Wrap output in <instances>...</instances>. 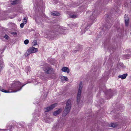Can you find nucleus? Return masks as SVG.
I'll return each instance as SVG.
<instances>
[{
  "label": "nucleus",
  "instance_id": "nucleus-19",
  "mask_svg": "<svg viewBox=\"0 0 131 131\" xmlns=\"http://www.w3.org/2000/svg\"><path fill=\"white\" fill-rule=\"evenodd\" d=\"M51 15L53 16H58L59 15V13L57 12H54L51 13Z\"/></svg>",
  "mask_w": 131,
  "mask_h": 131
},
{
  "label": "nucleus",
  "instance_id": "nucleus-6",
  "mask_svg": "<svg viewBox=\"0 0 131 131\" xmlns=\"http://www.w3.org/2000/svg\"><path fill=\"white\" fill-rule=\"evenodd\" d=\"M57 104H54L51 105L50 106L47 107L45 109V112H49L54 108L57 105Z\"/></svg>",
  "mask_w": 131,
  "mask_h": 131
},
{
  "label": "nucleus",
  "instance_id": "nucleus-29",
  "mask_svg": "<svg viewBox=\"0 0 131 131\" xmlns=\"http://www.w3.org/2000/svg\"><path fill=\"white\" fill-rule=\"evenodd\" d=\"M4 38L7 40H8L9 38L8 36V35H6L4 36Z\"/></svg>",
  "mask_w": 131,
  "mask_h": 131
},
{
  "label": "nucleus",
  "instance_id": "nucleus-24",
  "mask_svg": "<svg viewBox=\"0 0 131 131\" xmlns=\"http://www.w3.org/2000/svg\"><path fill=\"white\" fill-rule=\"evenodd\" d=\"M70 17L71 18H75L77 17V16L76 15H71L70 16Z\"/></svg>",
  "mask_w": 131,
  "mask_h": 131
},
{
  "label": "nucleus",
  "instance_id": "nucleus-17",
  "mask_svg": "<svg viewBox=\"0 0 131 131\" xmlns=\"http://www.w3.org/2000/svg\"><path fill=\"white\" fill-rule=\"evenodd\" d=\"M20 3V1L19 0H16L13 1L11 3L12 5H14L16 4H18Z\"/></svg>",
  "mask_w": 131,
  "mask_h": 131
},
{
  "label": "nucleus",
  "instance_id": "nucleus-37",
  "mask_svg": "<svg viewBox=\"0 0 131 131\" xmlns=\"http://www.w3.org/2000/svg\"><path fill=\"white\" fill-rule=\"evenodd\" d=\"M122 108L124 107V105H122Z\"/></svg>",
  "mask_w": 131,
  "mask_h": 131
},
{
  "label": "nucleus",
  "instance_id": "nucleus-12",
  "mask_svg": "<svg viewBox=\"0 0 131 131\" xmlns=\"http://www.w3.org/2000/svg\"><path fill=\"white\" fill-rule=\"evenodd\" d=\"M128 74L127 73L123 74L122 75H120L118 76V78H121L122 79H124L126 78Z\"/></svg>",
  "mask_w": 131,
  "mask_h": 131
},
{
  "label": "nucleus",
  "instance_id": "nucleus-7",
  "mask_svg": "<svg viewBox=\"0 0 131 131\" xmlns=\"http://www.w3.org/2000/svg\"><path fill=\"white\" fill-rule=\"evenodd\" d=\"M6 127H7V129H1V131H6L8 130H9L10 131H12L13 129L14 128V127L12 125H8V124L6 126Z\"/></svg>",
  "mask_w": 131,
  "mask_h": 131
},
{
  "label": "nucleus",
  "instance_id": "nucleus-22",
  "mask_svg": "<svg viewBox=\"0 0 131 131\" xmlns=\"http://www.w3.org/2000/svg\"><path fill=\"white\" fill-rule=\"evenodd\" d=\"M124 58L126 59H129L130 57V55L129 54L125 55L124 56Z\"/></svg>",
  "mask_w": 131,
  "mask_h": 131
},
{
  "label": "nucleus",
  "instance_id": "nucleus-11",
  "mask_svg": "<svg viewBox=\"0 0 131 131\" xmlns=\"http://www.w3.org/2000/svg\"><path fill=\"white\" fill-rule=\"evenodd\" d=\"M62 71L64 72H67V73H69L70 72V70L67 67H63L61 69Z\"/></svg>",
  "mask_w": 131,
  "mask_h": 131
},
{
  "label": "nucleus",
  "instance_id": "nucleus-9",
  "mask_svg": "<svg viewBox=\"0 0 131 131\" xmlns=\"http://www.w3.org/2000/svg\"><path fill=\"white\" fill-rule=\"evenodd\" d=\"M124 19L125 25L126 26H128L129 24V17H128L127 15L125 14V15Z\"/></svg>",
  "mask_w": 131,
  "mask_h": 131
},
{
  "label": "nucleus",
  "instance_id": "nucleus-8",
  "mask_svg": "<svg viewBox=\"0 0 131 131\" xmlns=\"http://www.w3.org/2000/svg\"><path fill=\"white\" fill-rule=\"evenodd\" d=\"M60 29H59L58 28L56 29H55L53 31V33L55 34L54 35H56V37H57V35L59 36V35H61V33H60Z\"/></svg>",
  "mask_w": 131,
  "mask_h": 131
},
{
  "label": "nucleus",
  "instance_id": "nucleus-14",
  "mask_svg": "<svg viewBox=\"0 0 131 131\" xmlns=\"http://www.w3.org/2000/svg\"><path fill=\"white\" fill-rule=\"evenodd\" d=\"M82 83H83L82 81H81L80 82L78 92L81 93V90L82 88Z\"/></svg>",
  "mask_w": 131,
  "mask_h": 131
},
{
  "label": "nucleus",
  "instance_id": "nucleus-3",
  "mask_svg": "<svg viewBox=\"0 0 131 131\" xmlns=\"http://www.w3.org/2000/svg\"><path fill=\"white\" fill-rule=\"evenodd\" d=\"M88 13H90V14H91V15L89 17V19L92 20V22L94 21L95 20L97 14V11L95 10L93 12L89 11Z\"/></svg>",
  "mask_w": 131,
  "mask_h": 131
},
{
  "label": "nucleus",
  "instance_id": "nucleus-15",
  "mask_svg": "<svg viewBox=\"0 0 131 131\" xmlns=\"http://www.w3.org/2000/svg\"><path fill=\"white\" fill-rule=\"evenodd\" d=\"M81 93L78 92L77 95V102L78 103H79L81 95Z\"/></svg>",
  "mask_w": 131,
  "mask_h": 131
},
{
  "label": "nucleus",
  "instance_id": "nucleus-34",
  "mask_svg": "<svg viewBox=\"0 0 131 131\" xmlns=\"http://www.w3.org/2000/svg\"><path fill=\"white\" fill-rule=\"evenodd\" d=\"M12 34H16L17 33L16 32H13L12 33Z\"/></svg>",
  "mask_w": 131,
  "mask_h": 131
},
{
  "label": "nucleus",
  "instance_id": "nucleus-23",
  "mask_svg": "<svg viewBox=\"0 0 131 131\" xmlns=\"http://www.w3.org/2000/svg\"><path fill=\"white\" fill-rule=\"evenodd\" d=\"M92 24V23H91V24L89 25L86 26V25L87 24L86 23L85 24V25H86L85 26V27L84 28V29H86L88 28H89L90 26H91Z\"/></svg>",
  "mask_w": 131,
  "mask_h": 131
},
{
  "label": "nucleus",
  "instance_id": "nucleus-35",
  "mask_svg": "<svg viewBox=\"0 0 131 131\" xmlns=\"http://www.w3.org/2000/svg\"><path fill=\"white\" fill-rule=\"evenodd\" d=\"M52 36H51V37L52 38H55V37H52Z\"/></svg>",
  "mask_w": 131,
  "mask_h": 131
},
{
  "label": "nucleus",
  "instance_id": "nucleus-32",
  "mask_svg": "<svg viewBox=\"0 0 131 131\" xmlns=\"http://www.w3.org/2000/svg\"><path fill=\"white\" fill-rule=\"evenodd\" d=\"M5 48H3V49H2V50L1 51V53H3L4 52V50H5Z\"/></svg>",
  "mask_w": 131,
  "mask_h": 131
},
{
  "label": "nucleus",
  "instance_id": "nucleus-1",
  "mask_svg": "<svg viewBox=\"0 0 131 131\" xmlns=\"http://www.w3.org/2000/svg\"><path fill=\"white\" fill-rule=\"evenodd\" d=\"M32 82V81H29L26 83L23 84L21 86V83L18 80H15L13 81L10 84L8 90L3 89H1V91L6 93L17 92L21 90L22 87L26 84L28 83H31Z\"/></svg>",
  "mask_w": 131,
  "mask_h": 131
},
{
  "label": "nucleus",
  "instance_id": "nucleus-13",
  "mask_svg": "<svg viewBox=\"0 0 131 131\" xmlns=\"http://www.w3.org/2000/svg\"><path fill=\"white\" fill-rule=\"evenodd\" d=\"M62 110L61 108L59 109L58 110L54 112L53 115L55 116L57 115L61 112Z\"/></svg>",
  "mask_w": 131,
  "mask_h": 131
},
{
  "label": "nucleus",
  "instance_id": "nucleus-26",
  "mask_svg": "<svg viewBox=\"0 0 131 131\" xmlns=\"http://www.w3.org/2000/svg\"><path fill=\"white\" fill-rule=\"evenodd\" d=\"M29 42V40L28 39H26L24 42V43L26 45H27Z\"/></svg>",
  "mask_w": 131,
  "mask_h": 131
},
{
  "label": "nucleus",
  "instance_id": "nucleus-31",
  "mask_svg": "<svg viewBox=\"0 0 131 131\" xmlns=\"http://www.w3.org/2000/svg\"><path fill=\"white\" fill-rule=\"evenodd\" d=\"M64 77L63 76L61 77V79L62 80H64Z\"/></svg>",
  "mask_w": 131,
  "mask_h": 131
},
{
  "label": "nucleus",
  "instance_id": "nucleus-25",
  "mask_svg": "<svg viewBox=\"0 0 131 131\" xmlns=\"http://www.w3.org/2000/svg\"><path fill=\"white\" fill-rule=\"evenodd\" d=\"M27 23V19H26V18H25L23 19V23L24 24H25Z\"/></svg>",
  "mask_w": 131,
  "mask_h": 131
},
{
  "label": "nucleus",
  "instance_id": "nucleus-5",
  "mask_svg": "<svg viewBox=\"0 0 131 131\" xmlns=\"http://www.w3.org/2000/svg\"><path fill=\"white\" fill-rule=\"evenodd\" d=\"M38 51V49L37 48H35L33 47H30L26 52L27 56H28L31 53H35L37 51Z\"/></svg>",
  "mask_w": 131,
  "mask_h": 131
},
{
  "label": "nucleus",
  "instance_id": "nucleus-20",
  "mask_svg": "<svg viewBox=\"0 0 131 131\" xmlns=\"http://www.w3.org/2000/svg\"><path fill=\"white\" fill-rule=\"evenodd\" d=\"M37 42L36 40H34L32 43V45L33 46H35L37 45Z\"/></svg>",
  "mask_w": 131,
  "mask_h": 131
},
{
  "label": "nucleus",
  "instance_id": "nucleus-27",
  "mask_svg": "<svg viewBox=\"0 0 131 131\" xmlns=\"http://www.w3.org/2000/svg\"><path fill=\"white\" fill-rule=\"evenodd\" d=\"M116 124H114L113 123L111 124L110 125V126L112 127H114L116 126Z\"/></svg>",
  "mask_w": 131,
  "mask_h": 131
},
{
  "label": "nucleus",
  "instance_id": "nucleus-33",
  "mask_svg": "<svg viewBox=\"0 0 131 131\" xmlns=\"http://www.w3.org/2000/svg\"><path fill=\"white\" fill-rule=\"evenodd\" d=\"M68 79L67 77H64V80L67 81H68Z\"/></svg>",
  "mask_w": 131,
  "mask_h": 131
},
{
  "label": "nucleus",
  "instance_id": "nucleus-16",
  "mask_svg": "<svg viewBox=\"0 0 131 131\" xmlns=\"http://www.w3.org/2000/svg\"><path fill=\"white\" fill-rule=\"evenodd\" d=\"M4 62L2 61V60H1V69H2L5 67Z\"/></svg>",
  "mask_w": 131,
  "mask_h": 131
},
{
  "label": "nucleus",
  "instance_id": "nucleus-30",
  "mask_svg": "<svg viewBox=\"0 0 131 131\" xmlns=\"http://www.w3.org/2000/svg\"><path fill=\"white\" fill-rule=\"evenodd\" d=\"M24 24L23 23L21 24L20 25V27L21 28H23L24 26Z\"/></svg>",
  "mask_w": 131,
  "mask_h": 131
},
{
  "label": "nucleus",
  "instance_id": "nucleus-10",
  "mask_svg": "<svg viewBox=\"0 0 131 131\" xmlns=\"http://www.w3.org/2000/svg\"><path fill=\"white\" fill-rule=\"evenodd\" d=\"M82 46L81 45H79L76 47L75 49L73 51V53H75L77 52V51H80L82 50Z\"/></svg>",
  "mask_w": 131,
  "mask_h": 131
},
{
  "label": "nucleus",
  "instance_id": "nucleus-28",
  "mask_svg": "<svg viewBox=\"0 0 131 131\" xmlns=\"http://www.w3.org/2000/svg\"><path fill=\"white\" fill-rule=\"evenodd\" d=\"M22 9V8H20V10H18L17 12L20 13H22L23 12V11L21 9Z\"/></svg>",
  "mask_w": 131,
  "mask_h": 131
},
{
  "label": "nucleus",
  "instance_id": "nucleus-18",
  "mask_svg": "<svg viewBox=\"0 0 131 131\" xmlns=\"http://www.w3.org/2000/svg\"><path fill=\"white\" fill-rule=\"evenodd\" d=\"M26 69L27 74H28V73L30 72V68L29 66H28L26 67Z\"/></svg>",
  "mask_w": 131,
  "mask_h": 131
},
{
  "label": "nucleus",
  "instance_id": "nucleus-2",
  "mask_svg": "<svg viewBox=\"0 0 131 131\" xmlns=\"http://www.w3.org/2000/svg\"><path fill=\"white\" fill-rule=\"evenodd\" d=\"M71 100L69 99L67 101L62 114L63 116H66L69 112L71 108Z\"/></svg>",
  "mask_w": 131,
  "mask_h": 131
},
{
  "label": "nucleus",
  "instance_id": "nucleus-4",
  "mask_svg": "<svg viewBox=\"0 0 131 131\" xmlns=\"http://www.w3.org/2000/svg\"><path fill=\"white\" fill-rule=\"evenodd\" d=\"M43 70L47 74H51L54 73L53 69L50 66H47L43 68Z\"/></svg>",
  "mask_w": 131,
  "mask_h": 131
},
{
  "label": "nucleus",
  "instance_id": "nucleus-38",
  "mask_svg": "<svg viewBox=\"0 0 131 131\" xmlns=\"http://www.w3.org/2000/svg\"><path fill=\"white\" fill-rule=\"evenodd\" d=\"M130 34H131V33H130Z\"/></svg>",
  "mask_w": 131,
  "mask_h": 131
},
{
  "label": "nucleus",
  "instance_id": "nucleus-21",
  "mask_svg": "<svg viewBox=\"0 0 131 131\" xmlns=\"http://www.w3.org/2000/svg\"><path fill=\"white\" fill-rule=\"evenodd\" d=\"M34 115L33 116V118H34V120L36 121V120H37V119H36L35 118V117H36L37 116H39L35 112L34 113Z\"/></svg>",
  "mask_w": 131,
  "mask_h": 131
},
{
  "label": "nucleus",
  "instance_id": "nucleus-36",
  "mask_svg": "<svg viewBox=\"0 0 131 131\" xmlns=\"http://www.w3.org/2000/svg\"><path fill=\"white\" fill-rule=\"evenodd\" d=\"M83 27H84L83 26H81V29H83Z\"/></svg>",
  "mask_w": 131,
  "mask_h": 131
}]
</instances>
